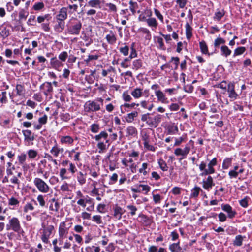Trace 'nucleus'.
<instances>
[{"label":"nucleus","mask_w":252,"mask_h":252,"mask_svg":"<svg viewBox=\"0 0 252 252\" xmlns=\"http://www.w3.org/2000/svg\"><path fill=\"white\" fill-rule=\"evenodd\" d=\"M221 208L224 211L228 213V216L230 219L234 218L237 214L236 212L233 211L232 207L229 204L222 205Z\"/></svg>","instance_id":"nucleus-8"},{"label":"nucleus","mask_w":252,"mask_h":252,"mask_svg":"<svg viewBox=\"0 0 252 252\" xmlns=\"http://www.w3.org/2000/svg\"><path fill=\"white\" fill-rule=\"evenodd\" d=\"M232 162L231 158H227L223 160L222 163V168L224 169H227L229 168Z\"/></svg>","instance_id":"nucleus-39"},{"label":"nucleus","mask_w":252,"mask_h":252,"mask_svg":"<svg viewBox=\"0 0 252 252\" xmlns=\"http://www.w3.org/2000/svg\"><path fill=\"white\" fill-rule=\"evenodd\" d=\"M178 131V127L176 126H169L168 127V132L170 134H175Z\"/></svg>","instance_id":"nucleus-38"},{"label":"nucleus","mask_w":252,"mask_h":252,"mask_svg":"<svg viewBox=\"0 0 252 252\" xmlns=\"http://www.w3.org/2000/svg\"><path fill=\"white\" fill-rule=\"evenodd\" d=\"M155 14L156 16L160 20L161 22H163V17L162 14L160 13L159 11L157 9H154Z\"/></svg>","instance_id":"nucleus-61"},{"label":"nucleus","mask_w":252,"mask_h":252,"mask_svg":"<svg viewBox=\"0 0 252 252\" xmlns=\"http://www.w3.org/2000/svg\"><path fill=\"white\" fill-rule=\"evenodd\" d=\"M119 50L124 56H127L129 52V47L127 46H125L124 47H121Z\"/></svg>","instance_id":"nucleus-50"},{"label":"nucleus","mask_w":252,"mask_h":252,"mask_svg":"<svg viewBox=\"0 0 252 252\" xmlns=\"http://www.w3.org/2000/svg\"><path fill=\"white\" fill-rule=\"evenodd\" d=\"M98 58V55H90L88 56V58L85 60V62L86 63H88L89 62L92 60H97Z\"/></svg>","instance_id":"nucleus-63"},{"label":"nucleus","mask_w":252,"mask_h":252,"mask_svg":"<svg viewBox=\"0 0 252 252\" xmlns=\"http://www.w3.org/2000/svg\"><path fill=\"white\" fill-rule=\"evenodd\" d=\"M144 140V147L147 149V150L151 151H155V148L154 146L149 145V142L148 141V139L147 138H145L143 139Z\"/></svg>","instance_id":"nucleus-35"},{"label":"nucleus","mask_w":252,"mask_h":252,"mask_svg":"<svg viewBox=\"0 0 252 252\" xmlns=\"http://www.w3.org/2000/svg\"><path fill=\"white\" fill-rule=\"evenodd\" d=\"M44 7V4L43 2H38L35 3L33 6V8L34 10H40Z\"/></svg>","instance_id":"nucleus-52"},{"label":"nucleus","mask_w":252,"mask_h":252,"mask_svg":"<svg viewBox=\"0 0 252 252\" xmlns=\"http://www.w3.org/2000/svg\"><path fill=\"white\" fill-rule=\"evenodd\" d=\"M157 43L159 45V48L162 50H165L166 49L163 43V40L161 37H157Z\"/></svg>","instance_id":"nucleus-47"},{"label":"nucleus","mask_w":252,"mask_h":252,"mask_svg":"<svg viewBox=\"0 0 252 252\" xmlns=\"http://www.w3.org/2000/svg\"><path fill=\"white\" fill-rule=\"evenodd\" d=\"M227 91L229 94L228 97L231 99V100H235L238 94L235 91V84L234 82H230L228 84Z\"/></svg>","instance_id":"nucleus-5"},{"label":"nucleus","mask_w":252,"mask_h":252,"mask_svg":"<svg viewBox=\"0 0 252 252\" xmlns=\"http://www.w3.org/2000/svg\"><path fill=\"white\" fill-rule=\"evenodd\" d=\"M186 37L188 39H190L191 37L192 34V28L189 25V24L188 23H187L186 24Z\"/></svg>","instance_id":"nucleus-21"},{"label":"nucleus","mask_w":252,"mask_h":252,"mask_svg":"<svg viewBox=\"0 0 252 252\" xmlns=\"http://www.w3.org/2000/svg\"><path fill=\"white\" fill-rule=\"evenodd\" d=\"M91 131L93 133H96L99 130V125L96 124H92L91 126Z\"/></svg>","instance_id":"nucleus-49"},{"label":"nucleus","mask_w":252,"mask_h":252,"mask_svg":"<svg viewBox=\"0 0 252 252\" xmlns=\"http://www.w3.org/2000/svg\"><path fill=\"white\" fill-rule=\"evenodd\" d=\"M217 164V160L216 158H213L211 160L209 161L207 165V168H206L207 165L204 161L201 162L199 165V168L201 171H203L201 173V175H207L211 174L215 172V170L214 168V166H216Z\"/></svg>","instance_id":"nucleus-1"},{"label":"nucleus","mask_w":252,"mask_h":252,"mask_svg":"<svg viewBox=\"0 0 252 252\" xmlns=\"http://www.w3.org/2000/svg\"><path fill=\"white\" fill-rule=\"evenodd\" d=\"M246 51L245 47H239L235 49L233 54V57L242 55Z\"/></svg>","instance_id":"nucleus-34"},{"label":"nucleus","mask_w":252,"mask_h":252,"mask_svg":"<svg viewBox=\"0 0 252 252\" xmlns=\"http://www.w3.org/2000/svg\"><path fill=\"white\" fill-rule=\"evenodd\" d=\"M215 184L213 183V178L211 176H209L206 180L203 181V187L205 189L211 188Z\"/></svg>","instance_id":"nucleus-16"},{"label":"nucleus","mask_w":252,"mask_h":252,"mask_svg":"<svg viewBox=\"0 0 252 252\" xmlns=\"http://www.w3.org/2000/svg\"><path fill=\"white\" fill-rule=\"evenodd\" d=\"M169 249L171 252H184L182 248L180 246V242L172 243L169 246Z\"/></svg>","instance_id":"nucleus-12"},{"label":"nucleus","mask_w":252,"mask_h":252,"mask_svg":"<svg viewBox=\"0 0 252 252\" xmlns=\"http://www.w3.org/2000/svg\"><path fill=\"white\" fill-rule=\"evenodd\" d=\"M28 15H29L28 11H26L23 9H21L20 10V12L19 13V20H21L22 19H24V20L26 19Z\"/></svg>","instance_id":"nucleus-37"},{"label":"nucleus","mask_w":252,"mask_h":252,"mask_svg":"<svg viewBox=\"0 0 252 252\" xmlns=\"http://www.w3.org/2000/svg\"><path fill=\"white\" fill-rule=\"evenodd\" d=\"M77 180L79 183L82 185L85 183L86 179L84 177V174L82 172H79L77 176Z\"/></svg>","instance_id":"nucleus-44"},{"label":"nucleus","mask_w":252,"mask_h":252,"mask_svg":"<svg viewBox=\"0 0 252 252\" xmlns=\"http://www.w3.org/2000/svg\"><path fill=\"white\" fill-rule=\"evenodd\" d=\"M22 132L24 136L25 140L27 141H32L34 139V137L30 130H23Z\"/></svg>","instance_id":"nucleus-14"},{"label":"nucleus","mask_w":252,"mask_h":252,"mask_svg":"<svg viewBox=\"0 0 252 252\" xmlns=\"http://www.w3.org/2000/svg\"><path fill=\"white\" fill-rule=\"evenodd\" d=\"M85 110L87 112H95L100 109V104L95 101H88L86 102Z\"/></svg>","instance_id":"nucleus-4"},{"label":"nucleus","mask_w":252,"mask_h":252,"mask_svg":"<svg viewBox=\"0 0 252 252\" xmlns=\"http://www.w3.org/2000/svg\"><path fill=\"white\" fill-rule=\"evenodd\" d=\"M130 6H129V9L131 11L133 14H135L136 13L135 9L138 8V5L137 2H133L132 1H130L129 3Z\"/></svg>","instance_id":"nucleus-36"},{"label":"nucleus","mask_w":252,"mask_h":252,"mask_svg":"<svg viewBox=\"0 0 252 252\" xmlns=\"http://www.w3.org/2000/svg\"><path fill=\"white\" fill-rule=\"evenodd\" d=\"M40 89L43 90V93L46 96L50 95L53 92V87L51 82H46L43 83L40 86Z\"/></svg>","instance_id":"nucleus-6"},{"label":"nucleus","mask_w":252,"mask_h":252,"mask_svg":"<svg viewBox=\"0 0 252 252\" xmlns=\"http://www.w3.org/2000/svg\"><path fill=\"white\" fill-rule=\"evenodd\" d=\"M67 17V8L63 7L60 9L59 13L57 15L56 19L58 21H64Z\"/></svg>","instance_id":"nucleus-10"},{"label":"nucleus","mask_w":252,"mask_h":252,"mask_svg":"<svg viewBox=\"0 0 252 252\" xmlns=\"http://www.w3.org/2000/svg\"><path fill=\"white\" fill-rule=\"evenodd\" d=\"M227 85L228 84H227L226 82L225 81H223L221 83L216 84L215 87L216 88H221L224 91H226L227 88Z\"/></svg>","instance_id":"nucleus-45"},{"label":"nucleus","mask_w":252,"mask_h":252,"mask_svg":"<svg viewBox=\"0 0 252 252\" xmlns=\"http://www.w3.org/2000/svg\"><path fill=\"white\" fill-rule=\"evenodd\" d=\"M82 28V23L80 21L76 20L68 26L67 30L69 33L73 35H78Z\"/></svg>","instance_id":"nucleus-3"},{"label":"nucleus","mask_w":252,"mask_h":252,"mask_svg":"<svg viewBox=\"0 0 252 252\" xmlns=\"http://www.w3.org/2000/svg\"><path fill=\"white\" fill-rule=\"evenodd\" d=\"M155 94L159 101L162 102V103L165 102L167 98L162 91L160 90L157 91L155 92Z\"/></svg>","instance_id":"nucleus-17"},{"label":"nucleus","mask_w":252,"mask_h":252,"mask_svg":"<svg viewBox=\"0 0 252 252\" xmlns=\"http://www.w3.org/2000/svg\"><path fill=\"white\" fill-rule=\"evenodd\" d=\"M138 217L140 219V221L145 225H150L152 223V220L146 215L140 214Z\"/></svg>","instance_id":"nucleus-13"},{"label":"nucleus","mask_w":252,"mask_h":252,"mask_svg":"<svg viewBox=\"0 0 252 252\" xmlns=\"http://www.w3.org/2000/svg\"><path fill=\"white\" fill-rule=\"evenodd\" d=\"M62 143L72 144L73 142V139L69 136H63L61 139Z\"/></svg>","instance_id":"nucleus-32"},{"label":"nucleus","mask_w":252,"mask_h":252,"mask_svg":"<svg viewBox=\"0 0 252 252\" xmlns=\"http://www.w3.org/2000/svg\"><path fill=\"white\" fill-rule=\"evenodd\" d=\"M225 43V40L223 38L219 36L215 40L214 46L216 48H219L220 44H223Z\"/></svg>","instance_id":"nucleus-33"},{"label":"nucleus","mask_w":252,"mask_h":252,"mask_svg":"<svg viewBox=\"0 0 252 252\" xmlns=\"http://www.w3.org/2000/svg\"><path fill=\"white\" fill-rule=\"evenodd\" d=\"M17 95L18 96L24 95L25 93V89L23 85L17 84L16 86Z\"/></svg>","instance_id":"nucleus-19"},{"label":"nucleus","mask_w":252,"mask_h":252,"mask_svg":"<svg viewBox=\"0 0 252 252\" xmlns=\"http://www.w3.org/2000/svg\"><path fill=\"white\" fill-rule=\"evenodd\" d=\"M218 217L219 220L221 222L225 221L227 218L225 214L222 212L219 214Z\"/></svg>","instance_id":"nucleus-64"},{"label":"nucleus","mask_w":252,"mask_h":252,"mask_svg":"<svg viewBox=\"0 0 252 252\" xmlns=\"http://www.w3.org/2000/svg\"><path fill=\"white\" fill-rule=\"evenodd\" d=\"M1 36L3 38L7 37L9 35V31L8 29H7L6 28H4L1 32H0Z\"/></svg>","instance_id":"nucleus-56"},{"label":"nucleus","mask_w":252,"mask_h":252,"mask_svg":"<svg viewBox=\"0 0 252 252\" xmlns=\"http://www.w3.org/2000/svg\"><path fill=\"white\" fill-rule=\"evenodd\" d=\"M149 115V113L142 115L141 120L143 122H145L151 127H157L161 121V116L158 114L152 118L150 117Z\"/></svg>","instance_id":"nucleus-2"},{"label":"nucleus","mask_w":252,"mask_h":252,"mask_svg":"<svg viewBox=\"0 0 252 252\" xmlns=\"http://www.w3.org/2000/svg\"><path fill=\"white\" fill-rule=\"evenodd\" d=\"M127 208L130 210V214L133 216L135 214L136 211H137V208L133 205H129L127 206Z\"/></svg>","instance_id":"nucleus-59"},{"label":"nucleus","mask_w":252,"mask_h":252,"mask_svg":"<svg viewBox=\"0 0 252 252\" xmlns=\"http://www.w3.org/2000/svg\"><path fill=\"white\" fill-rule=\"evenodd\" d=\"M53 229H54L53 226L49 225L44 229L43 233L46 234H47V235L50 236L51 235Z\"/></svg>","instance_id":"nucleus-43"},{"label":"nucleus","mask_w":252,"mask_h":252,"mask_svg":"<svg viewBox=\"0 0 252 252\" xmlns=\"http://www.w3.org/2000/svg\"><path fill=\"white\" fill-rule=\"evenodd\" d=\"M9 223L13 231L17 232H18L20 231L21 227L19 221L17 218L15 217L12 218L9 220Z\"/></svg>","instance_id":"nucleus-7"},{"label":"nucleus","mask_w":252,"mask_h":252,"mask_svg":"<svg viewBox=\"0 0 252 252\" xmlns=\"http://www.w3.org/2000/svg\"><path fill=\"white\" fill-rule=\"evenodd\" d=\"M28 156L30 158H34L37 155V152L34 150H30L28 152Z\"/></svg>","instance_id":"nucleus-54"},{"label":"nucleus","mask_w":252,"mask_h":252,"mask_svg":"<svg viewBox=\"0 0 252 252\" xmlns=\"http://www.w3.org/2000/svg\"><path fill=\"white\" fill-rule=\"evenodd\" d=\"M137 112L134 111L128 114L127 117L126 118V120L127 122L131 123L134 120V118L137 117Z\"/></svg>","instance_id":"nucleus-26"},{"label":"nucleus","mask_w":252,"mask_h":252,"mask_svg":"<svg viewBox=\"0 0 252 252\" xmlns=\"http://www.w3.org/2000/svg\"><path fill=\"white\" fill-rule=\"evenodd\" d=\"M18 160L20 164H23L26 158V155L25 154H22L18 156Z\"/></svg>","instance_id":"nucleus-58"},{"label":"nucleus","mask_w":252,"mask_h":252,"mask_svg":"<svg viewBox=\"0 0 252 252\" xmlns=\"http://www.w3.org/2000/svg\"><path fill=\"white\" fill-rule=\"evenodd\" d=\"M134 43H133L131 46V52L129 55L130 59H132L137 56V53L136 50L134 48Z\"/></svg>","instance_id":"nucleus-53"},{"label":"nucleus","mask_w":252,"mask_h":252,"mask_svg":"<svg viewBox=\"0 0 252 252\" xmlns=\"http://www.w3.org/2000/svg\"><path fill=\"white\" fill-rule=\"evenodd\" d=\"M114 210L113 216L118 220H120L125 210L118 205H115L113 208Z\"/></svg>","instance_id":"nucleus-9"},{"label":"nucleus","mask_w":252,"mask_h":252,"mask_svg":"<svg viewBox=\"0 0 252 252\" xmlns=\"http://www.w3.org/2000/svg\"><path fill=\"white\" fill-rule=\"evenodd\" d=\"M243 237L241 235H237L233 241V244L234 246H241L242 245Z\"/></svg>","instance_id":"nucleus-24"},{"label":"nucleus","mask_w":252,"mask_h":252,"mask_svg":"<svg viewBox=\"0 0 252 252\" xmlns=\"http://www.w3.org/2000/svg\"><path fill=\"white\" fill-rule=\"evenodd\" d=\"M68 230L67 229H65L63 227H62L61 225L60 226L59 228V236L61 238H63L64 236L67 233Z\"/></svg>","instance_id":"nucleus-40"},{"label":"nucleus","mask_w":252,"mask_h":252,"mask_svg":"<svg viewBox=\"0 0 252 252\" xmlns=\"http://www.w3.org/2000/svg\"><path fill=\"white\" fill-rule=\"evenodd\" d=\"M126 132L128 135L135 136L137 134V130L135 127L130 126L127 128Z\"/></svg>","instance_id":"nucleus-25"},{"label":"nucleus","mask_w":252,"mask_h":252,"mask_svg":"<svg viewBox=\"0 0 252 252\" xmlns=\"http://www.w3.org/2000/svg\"><path fill=\"white\" fill-rule=\"evenodd\" d=\"M141 31L144 33H147V35L145 37V38L147 40H150L151 38V35L150 31L144 28H142L141 29Z\"/></svg>","instance_id":"nucleus-48"},{"label":"nucleus","mask_w":252,"mask_h":252,"mask_svg":"<svg viewBox=\"0 0 252 252\" xmlns=\"http://www.w3.org/2000/svg\"><path fill=\"white\" fill-rule=\"evenodd\" d=\"M248 198H249V197H245L243 199H241V200H240L239 203H240V205L244 208L247 207L248 206Z\"/></svg>","instance_id":"nucleus-55"},{"label":"nucleus","mask_w":252,"mask_h":252,"mask_svg":"<svg viewBox=\"0 0 252 252\" xmlns=\"http://www.w3.org/2000/svg\"><path fill=\"white\" fill-rule=\"evenodd\" d=\"M153 200L155 203H159L160 202V200L161 199V197L159 194H155L154 192L152 193Z\"/></svg>","instance_id":"nucleus-51"},{"label":"nucleus","mask_w":252,"mask_h":252,"mask_svg":"<svg viewBox=\"0 0 252 252\" xmlns=\"http://www.w3.org/2000/svg\"><path fill=\"white\" fill-rule=\"evenodd\" d=\"M143 63L140 59L134 60L132 63L133 69L138 70L142 67Z\"/></svg>","instance_id":"nucleus-30"},{"label":"nucleus","mask_w":252,"mask_h":252,"mask_svg":"<svg viewBox=\"0 0 252 252\" xmlns=\"http://www.w3.org/2000/svg\"><path fill=\"white\" fill-rule=\"evenodd\" d=\"M123 98L125 101H130L132 98L127 92H124L123 94Z\"/></svg>","instance_id":"nucleus-57"},{"label":"nucleus","mask_w":252,"mask_h":252,"mask_svg":"<svg viewBox=\"0 0 252 252\" xmlns=\"http://www.w3.org/2000/svg\"><path fill=\"white\" fill-rule=\"evenodd\" d=\"M108 138V134L105 131H102L99 134L94 137V139L97 141H100L102 138L106 139Z\"/></svg>","instance_id":"nucleus-31"},{"label":"nucleus","mask_w":252,"mask_h":252,"mask_svg":"<svg viewBox=\"0 0 252 252\" xmlns=\"http://www.w3.org/2000/svg\"><path fill=\"white\" fill-rule=\"evenodd\" d=\"M148 165L147 163H143L142 165V167L139 169V172L140 173H143L144 175H146L150 170V168H148Z\"/></svg>","instance_id":"nucleus-29"},{"label":"nucleus","mask_w":252,"mask_h":252,"mask_svg":"<svg viewBox=\"0 0 252 252\" xmlns=\"http://www.w3.org/2000/svg\"><path fill=\"white\" fill-rule=\"evenodd\" d=\"M221 55L225 57L229 56L231 53V50L226 45H222L221 47Z\"/></svg>","instance_id":"nucleus-18"},{"label":"nucleus","mask_w":252,"mask_h":252,"mask_svg":"<svg viewBox=\"0 0 252 252\" xmlns=\"http://www.w3.org/2000/svg\"><path fill=\"white\" fill-rule=\"evenodd\" d=\"M199 46L201 51L203 54H208V47L206 42L204 40H202L199 42Z\"/></svg>","instance_id":"nucleus-28"},{"label":"nucleus","mask_w":252,"mask_h":252,"mask_svg":"<svg viewBox=\"0 0 252 252\" xmlns=\"http://www.w3.org/2000/svg\"><path fill=\"white\" fill-rule=\"evenodd\" d=\"M158 164L161 169L163 171L168 170V167L167 166V164L163 160L159 159L158 161Z\"/></svg>","instance_id":"nucleus-41"},{"label":"nucleus","mask_w":252,"mask_h":252,"mask_svg":"<svg viewBox=\"0 0 252 252\" xmlns=\"http://www.w3.org/2000/svg\"><path fill=\"white\" fill-rule=\"evenodd\" d=\"M225 12L223 9L219 10L215 13L213 17L214 20L219 21L221 18L225 15Z\"/></svg>","instance_id":"nucleus-20"},{"label":"nucleus","mask_w":252,"mask_h":252,"mask_svg":"<svg viewBox=\"0 0 252 252\" xmlns=\"http://www.w3.org/2000/svg\"><path fill=\"white\" fill-rule=\"evenodd\" d=\"M50 153L56 157L59 156V152L58 150V147L57 144H56L54 147H52V148L50 150Z\"/></svg>","instance_id":"nucleus-46"},{"label":"nucleus","mask_w":252,"mask_h":252,"mask_svg":"<svg viewBox=\"0 0 252 252\" xmlns=\"http://www.w3.org/2000/svg\"><path fill=\"white\" fill-rule=\"evenodd\" d=\"M48 117L46 115H44L43 117H40L38 119V122L41 125H44L46 124L47 122Z\"/></svg>","instance_id":"nucleus-62"},{"label":"nucleus","mask_w":252,"mask_h":252,"mask_svg":"<svg viewBox=\"0 0 252 252\" xmlns=\"http://www.w3.org/2000/svg\"><path fill=\"white\" fill-rule=\"evenodd\" d=\"M100 3L101 1L100 0H90L88 2V6L94 8L98 7L100 8Z\"/></svg>","instance_id":"nucleus-22"},{"label":"nucleus","mask_w":252,"mask_h":252,"mask_svg":"<svg viewBox=\"0 0 252 252\" xmlns=\"http://www.w3.org/2000/svg\"><path fill=\"white\" fill-rule=\"evenodd\" d=\"M146 22L149 27L156 28L158 23L155 18H149L146 20Z\"/></svg>","instance_id":"nucleus-23"},{"label":"nucleus","mask_w":252,"mask_h":252,"mask_svg":"<svg viewBox=\"0 0 252 252\" xmlns=\"http://www.w3.org/2000/svg\"><path fill=\"white\" fill-rule=\"evenodd\" d=\"M106 39L108 43L110 44H114L117 40V38L112 31H110V34H107Z\"/></svg>","instance_id":"nucleus-15"},{"label":"nucleus","mask_w":252,"mask_h":252,"mask_svg":"<svg viewBox=\"0 0 252 252\" xmlns=\"http://www.w3.org/2000/svg\"><path fill=\"white\" fill-rule=\"evenodd\" d=\"M142 89L136 88L133 90L131 93V95L135 98H138L142 96Z\"/></svg>","instance_id":"nucleus-27"},{"label":"nucleus","mask_w":252,"mask_h":252,"mask_svg":"<svg viewBox=\"0 0 252 252\" xmlns=\"http://www.w3.org/2000/svg\"><path fill=\"white\" fill-rule=\"evenodd\" d=\"M92 221L96 222L97 224L102 223L101 216L100 215H94L92 217Z\"/></svg>","instance_id":"nucleus-42"},{"label":"nucleus","mask_w":252,"mask_h":252,"mask_svg":"<svg viewBox=\"0 0 252 252\" xmlns=\"http://www.w3.org/2000/svg\"><path fill=\"white\" fill-rule=\"evenodd\" d=\"M68 57V54L66 52H62L59 56V58L62 61H65Z\"/></svg>","instance_id":"nucleus-60"},{"label":"nucleus","mask_w":252,"mask_h":252,"mask_svg":"<svg viewBox=\"0 0 252 252\" xmlns=\"http://www.w3.org/2000/svg\"><path fill=\"white\" fill-rule=\"evenodd\" d=\"M34 184L38 189H48L47 185L40 178H35Z\"/></svg>","instance_id":"nucleus-11"}]
</instances>
